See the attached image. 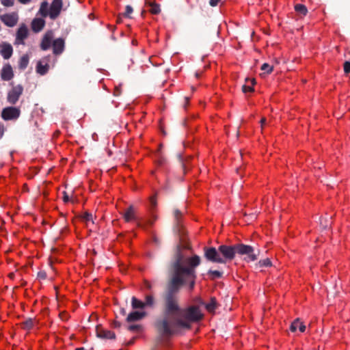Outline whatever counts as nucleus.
Segmentation results:
<instances>
[{
    "mask_svg": "<svg viewBox=\"0 0 350 350\" xmlns=\"http://www.w3.org/2000/svg\"><path fill=\"white\" fill-rule=\"evenodd\" d=\"M147 288H148L149 289L151 288V285L150 284H147Z\"/></svg>",
    "mask_w": 350,
    "mask_h": 350,
    "instance_id": "3c124183",
    "label": "nucleus"
},
{
    "mask_svg": "<svg viewBox=\"0 0 350 350\" xmlns=\"http://www.w3.org/2000/svg\"><path fill=\"white\" fill-rule=\"evenodd\" d=\"M82 219L85 221H91L92 220V215L91 213H85L83 216H82Z\"/></svg>",
    "mask_w": 350,
    "mask_h": 350,
    "instance_id": "4c0bfd02",
    "label": "nucleus"
},
{
    "mask_svg": "<svg viewBox=\"0 0 350 350\" xmlns=\"http://www.w3.org/2000/svg\"><path fill=\"white\" fill-rule=\"evenodd\" d=\"M208 274L210 275L211 280H215L222 277L223 273L219 271L209 270Z\"/></svg>",
    "mask_w": 350,
    "mask_h": 350,
    "instance_id": "2f4dec72",
    "label": "nucleus"
},
{
    "mask_svg": "<svg viewBox=\"0 0 350 350\" xmlns=\"http://www.w3.org/2000/svg\"><path fill=\"white\" fill-rule=\"evenodd\" d=\"M200 304L204 306L207 311L209 312H213L218 307L216 298L214 297L211 298L209 303L205 304L202 301H200Z\"/></svg>",
    "mask_w": 350,
    "mask_h": 350,
    "instance_id": "6ab92c4d",
    "label": "nucleus"
},
{
    "mask_svg": "<svg viewBox=\"0 0 350 350\" xmlns=\"http://www.w3.org/2000/svg\"><path fill=\"white\" fill-rule=\"evenodd\" d=\"M153 350H159L157 348L154 349Z\"/></svg>",
    "mask_w": 350,
    "mask_h": 350,
    "instance_id": "864d4df0",
    "label": "nucleus"
},
{
    "mask_svg": "<svg viewBox=\"0 0 350 350\" xmlns=\"http://www.w3.org/2000/svg\"><path fill=\"white\" fill-rule=\"evenodd\" d=\"M165 301L161 300L163 316L158 317L154 325L158 333L157 342L161 344L168 340L176 332L178 328L189 329L191 323L200 321L204 314L197 306H191L182 309L178 299V308L171 309Z\"/></svg>",
    "mask_w": 350,
    "mask_h": 350,
    "instance_id": "f03ea898",
    "label": "nucleus"
},
{
    "mask_svg": "<svg viewBox=\"0 0 350 350\" xmlns=\"http://www.w3.org/2000/svg\"><path fill=\"white\" fill-rule=\"evenodd\" d=\"M23 87L22 85L18 84L12 87V88L8 93V102L12 105H15L19 100L21 96L23 94Z\"/></svg>",
    "mask_w": 350,
    "mask_h": 350,
    "instance_id": "39448f33",
    "label": "nucleus"
},
{
    "mask_svg": "<svg viewBox=\"0 0 350 350\" xmlns=\"http://www.w3.org/2000/svg\"><path fill=\"white\" fill-rule=\"evenodd\" d=\"M174 231L175 233L178 234L182 239V237H183V235L185 234L183 226L181 224L183 213L178 209H175L174 211Z\"/></svg>",
    "mask_w": 350,
    "mask_h": 350,
    "instance_id": "423d86ee",
    "label": "nucleus"
},
{
    "mask_svg": "<svg viewBox=\"0 0 350 350\" xmlns=\"http://www.w3.org/2000/svg\"><path fill=\"white\" fill-rule=\"evenodd\" d=\"M204 250V257L207 259V260L212 262L225 263V260L221 256L219 249L216 250V248L213 247H205Z\"/></svg>",
    "mask_w": 350,
    "mask_h": 350,
    "instance_id": "20e7f679",
    "label": "nucleus"
},
{
    "mask_svg": "<svg viewBox=\"0 0 350 350\" xmlns=\"http://www.w3.org/2000/svg\"><path fill=\"white\" fill-rule=\"evenodd\" d=\"M121 326V323L118 321H114L113 322V327L116 328H118Z\"/></svg>",
    "mask_w": 350,
    "mask_h": 350,
    "instance_id": "37998d69",
    "label": "nucleus"
},
{
    "mask_svg": "<svg viewBox=\"0 0 350 350\" xmlns=\"http://www.w3.org/2000/svg\"><path fill=\"white\" fill-rule=\"evenodd\" d=\"M38 12L42 17L49 16V4L46 1L41 3Z\"/></svg>",
    "mask_w": 350,
    "mask_h": 350,
    "instance_id": "393cba45",
    "label": "nucleus"
},
{
    "mask_svg": "<svg viewBox=\"0 0 350 350\" xmlns=\"http://www.w3.org/2000/svg\"><path fill=\"white\" fill-rule=\"evenodd\" d=\"M272 265L271 260L269 258H265L260 260L258 263L255 265L256 269L261 268L263 267H271Z\"/></svg>",
    "mask_w": 350,
    "mask_h": 350,
    "instance_id": "c756f323",
    "label": "nucleus"
},
{
    "mask_svg": "<svg viewBox=\"0 0 350 350\" xmlns=\"http://www.w3.org/2000/svg\"><path fill=\"white\" fill-rule=\"evenodd\" d=\"M260 124L261 126H262L265 123H266V118H262L261 120H260Z\"/></svg>",
    "mask_w": 350,
    "mask_h": 350,
    "instance_id": "c03bdc74",
    "label": "nucleus"
},
{
    "mask_svg": "<svg viewBox=\"0 0 350 350\" xmlns=\"http://www.w3.org/2000/svg\"><path fill=\"white\" fill-rule=\"evenodd\" d=\"M1 77L3 81H10L14 77L13 70L10 64H6L3 66Z\"/></svg>",
    "mask_w": 350,
    "mask_h": 350,
    "instance_id": "ddd939ff",
    "label": "nucleus"
},
{
    "mask_svg": "<svg viewBox=\"0 0 350 350\" xmlns=\"http://www.w3.org/2000/svg\"><path fill=\"white\" fill-rule=\"evenodd\" d=\"M133 12V8L128 5L126 6V10L124 14V16L126 17H130V14Z\"/></svg>",
    "mask_w": 350,
    "mask_h": 350,
    "instance_id": "c9c22d12",
    "label": "nucleus"
},
{
    "mask_svg": "<svg viewBox=\"0 0 350 350\" xmlns=\"http://www.w3.org/2000/svg\"><path fill=\"white\" fill-rule=\"evenodd\" d=\"M219 252L221 256L225 260H232L236 254L243 256L245 255V260L247 261H255L258 259L260 254V250L254 248L250 245L239 243L232 245H221L219 246Z\"/></svg>",
    "mask_w": 350,
    "mask_h": 350,
    "instance_id": "7ed1b4c3",
    "label": "nucleus"
},
{
    "mask_svg": "<svg viewBox=\"0 0 350 350\" xmlns=\"http://www.w3.org/2000/svg\"><path fill=\"white\" fill-rule=\"evenodd\" d=\"M131 306L133 309L145 308L144 301L137 299L135 297L131 298Z\"/></svg>",
    "mask_w": 350,
    "mask_h": 350,
    "instance_id": "bb28decb",
    "label": "nucleus"
},
{
    "mask_svg": "<svg viewBox=\"0 0 350 350\" xmlns=\"http://www.w3.org/2000/svg\"><path fill=\"white\" fill-rule=\"evenodd\" d=\"M29 64V57L27 55H23L18 62V68L21 70H25Z\"/></svg>",
    "mask_w": 350,
    "mask_h": 350,
    "instance_id": "cd10ccee",
    "label": "nucleus"
},
{
    "mask_svg": "<svg viewBox=\"0 0 350 350\" xmlns=\"http://www.w3.org/2000/svg\"><path fill=\"white\" fill-rule=\"evenodd\" d=\"M295 10L301 16H306L308 13L307 8L303 4H296Z\"/></svg>",
    "mask_w": 350,
    "mask_h": 350,
    "instance_id": "c85d7f7f",
    "label": "nucleus"
},
{
    "mask_svg": "<svg viewBox=\"0 0 350 350\" xmlns=\"http://www.w3.org/2000/svg\"><path fill=\"white\" fill-rule=\"evenodd\" d=\"M297 329H299L301 332H304L306 330V325L300 321L299 319H296L293 322H292L290 326V329L293 332H295Z\"/></svg>",
    "mask_w": 350,
    "mask_h": 350,
    "instance_id": "a211bd4d",
    "label": "nucleus"
},
{
    "mask_svg": "<svg viewBox=\"0 0 350 350\" xmlns=\"http://www.w3.org/2000/svg\"><path fill=\"white\" fill-rule=\"evenodd\" d=\"M19 2L23 4H26L30 1V0H18Z\"/></svg>",
    "mask_w": 350,
    "mask_h": 350,
    "instance_id": "49530a36",
    "label": "nucleus"
},
{
    "mask_svg": "<svg viewBox=\"0 0 350 350\" xmlns=\"http://www.w3.org/2000/svg\"><path fill=\"white\" fill-rule=\"evenodd\" d=\"M0 53L5 59H10L13 53V48L12 45L6 42L3 43L1 45Z\"/></svg>",
    "mask_w": 350,
    "mask_h": 350,
    "instance_id": "2eb2a0df",
    "label": "nucleus"
},
{
    "mask_svg": "<svg viewBox=\"0 0 350 350\" xmlns=\"http://www.w3.org/2000/svg\"><path fill=\"white\" fill-rule=\"evenodd\" d=\"M21 327L24 329H30L33 326V319L29 318L21 323Z\"/></svg>",
    "mask_w": 350,
    "mask_h": 350,
    "instance_id": "7c9ffc66",
    "label": "nucleus"
},
{
    "mask_svg": "<svg viewBox=\"0 0 350 350\" xmlns=\"http://www.w3.org/2000/svg\"><path fill=\"white\" fill-rule=\"evenodd\" d=\"M114 94H115V96H118L120 94V92H118V89L116 90Z\"/></svg>",
    "mask_w": 350,
    "mask_h": 350,
    "instance_id": "09e8293b",
    "label": "nucleus"
},
{
    "mask_svg": "<svg viewBox=\"0 0 350 350\" xmlns=\"http://www.w3.org/2000/svg\"><path fill=\"white\" fill-rule=\"evenodd\" d=\"M146 4L150 6V12L152 14H158L161 12L160 6L155 1H150L148 0L146 1Z\"/></svg>",
    "mask_w": 350,
    "mask_h": 350,
    "instance_id": "5701e85b",
    "label": "nucleus"
},
{
    "mask_svg": "<svg viewBox=\"0 0 350 350\" xmlns=\"http://www.w3.org/2000/svg\"><path fill=\"white\" fill-rule=\"evenodd\" d=\"M144 304L145 308H154L156 306L155 297L151 294L146 295Z\"/></svg>",
    "mask_w": 350,
    "mask_h": 350,
    "instance_id": "aec40b11",
    "label": "nucleus"
},
{
    "mask_svg": "<svg viewBox=\"0 0 350 350\" xmlns=\"http://www.w3.org/2000/svg\"><path fill=\"white\" fill-rule=\"evenodd\" d=\"M127 329L131 332H139L142 331V327L140 325H131L128 326Z\"/></svg>",
    "mask_w": 350,
    "mask_h": 350,
    "instance_id": "72a5a7b5",
    "label": "nucleus"
},
{
    "mask_svg": "<svg viewBox=\"0 0 350 350\" xmlns=\"http://www.w3.org/2000/svg\"><path fill=\"white\" fill-rule=\"evenodd\" d=\"M122 216L126 222L136 221L137 219L135 208L133 205H130L122 213Z\"/></svg>",
    "mask_w": 350,
    "mask_h": 350,
    "instance_id": "f8f14e48",
    "label": "nucleus"
},
{
    "mask_svg": "<svg viewBox=\"0 0 350 350\" xmlns=\"http://www.w3.org/2000/svg\"><path fill=\"white\" fill-rule=\"evenodd\" d=\"M75 350H85L83 347L77 348Z\"/></svg>",
    "mask_w": 350,
    "mask_h": 350,
    "instance_id": "8fccbe9b",
    "label": "nucleus"
},
{
    "mask_svg": "<svg viewBox=\"0 0 350 350\" xmlns=\"http://www.w3.org/2000/svg\"><path fill=\"white\" fill-rule=\"evenodd\" d=\"M150 204L152 208H154L157 206V198L156 195L150 197Z\"/></svg>",
    "mask_w": 350,
    "mask_h": 350,
    "instance_id": "58836bf2",
    "label": "nucleus"
},
{
    "mask_svg": "<svg viewBox=\"0 0 350 350\" xmlns=\"http://www.w3.org/2000/svg\"><path fill=\"white\" fill-rule=\"evenodd\" d=\"M96 336L98 338L103 339H114L116 334L110 330L104 329L100 325H97L96 327Z\"/></svg>",
    "mask_w": 350,
    "mask_h": 350,
    "instance_id": "9b49d317",
    "label": "nucleus"
},
{
    "mask_svg": "<svg viewBox=\"0 0 350 350\" xmlns=\"http://www.w3.org/2000/svg\"><path fill=\"white\" fill-rule=\"evenodd\" d=\"M273 67L272 66L269 65V64H267V63L263 64L261 66V70L262 71H264V72L262 74V75H265V74L271 73V72L273 71Z\"/></svg>",
    "mask_w": 350,
    "mask_h": 350,
    "instance_id": "473e14b6",
    "label": "nucleus"
},
{
    "mask_svg": "<svg viewBox=\"0 0 350 350\" xmlns=\"http://www.w3.org/2000/svg\"><path fill=\"white\" fill-rule=\"evenodd\" d=\"M120 313H121L122 314H123V315H125V314H126V310H125V309H124V308H122V309L120 310Z\"/></svg>",
    "mask_w": 350,
    "mask_h": 350,
    "instance_id": "de8ad7c7",
    "label": "nucleus"
},
{
    "mask_svg": "<svg viewBox=\"0 0 350 350\" xmlns=\"http://www.w3.org/2000/svg\"><path fill=\"white\" fill-rule=\"evenodd\" d=\"M196 77H199V75L198 73H196Z\"/></svg>",
    "mask_w": 350,
    "mask_h": 350,
    "instance_id": "603ef678",
    "label": "nucleus"
},
{
    "mask_svg": "<svg viewBox=\"0 0 350 350\" xmlns=\"http://www.w3.org/2000/svg\"><path fill=\"white\" fill-rule=\"evenodd\" d=\"M45 25V21L40 18H34L31 22V28L34 32L40 31Z\"/></svg>",
    "mask_w": 350,
    "mask_h": 350,
    "instance_id": "f3484780",
    "label": "nucleus"
},
{
    "mask_svg": "<svg viewBox=\"0 0 350 350\" xmlns=\"http://www.w3.org/2000/svg\"><path fill=\"white\" fill-rule=\"evenodd\" d=\"M27 28L25 25L21 26L16 32V40L23 42L27 37Z\"/></svg>",
    "mask_w": 350,
    "mask_h": 350,
    "instance_id": "412c9836",
    "label": "nucleus"
},
{
    "mask_svg": "<svg viewBox=\"0 0 350 350\" xmlns=\"http://www.w3.org/2000/svg\"><path fill=\"white\" fill-rule=\"evenodd\" d=\"M246 84L242 86V90L244 93H247L248 92L254 91V85L256 83L255 79H249L247 78L245 79Z\"/></svg>",
    "mask_w": 350,
    "mask_h": 350,
    "instance_id": "4be33fe9",
    "label": "nucleus"
},
{
    "mask_svg": "<svg viewBox=\"0 0 350 350\" xmlns=\"http://www.w3.org/2000/svg\"><path fill=\"white\" fill-rule=\"evenodd\" d=\"M49 68V64H46L45 65H43L40 61L38 62L36 66V72L41 75H44L47 73Z\"/></svg>",
    "mask_w": 350,
    "mask_h": 350,
    "instance_id": "a878e982",
    "label": "nucleus"
},
{
    "mask_svg": "<svg viewBox=\"0 0 350 350\" xmlns=\"http://www.w3.org/2000/svg\"><path fill=\"white\" fill-rule=\"evenodd\" d=\"M53 33L52 31H47L42 38L40 48L43 51L48 50L53 44Z\"/></svg>",
    "mask_w": 350,
    "mask_h": 350,
    "instance_id": "9d476101",
    "label": "nucleus"
},
{
    "mask_svg": "<svg viewBox=\"0 0 350 350\" xmlns=\"http://www.w3.org/2000/svg\"><path fill=\"white\" fill-rule=\"evenodd\" d=\"M62 5V0H53L49 7V17L51 19L55 20L59 16Z\"/></svg>",
    "mask_w": 350,
    "mask_h": 350,
    "instance_id": "6e6552de",
    "label": "nucleus"
},
{
    "mask_svg": "<svg viewBox=\"0 0 350 350\" xmlns=\"http://www.w3.org/2000/svg\"><path fill=\"white\" fill-rule=\"evenodd\" d=\"M1 21L8 27H12L18 22V14L15 12L5 14L0 16Z\"/></svg>",
    "mask_w": 350,
    "mask_h": 350,
    "instance_id": "1a4fd4ad",
    "label": "nucleus"
},
{
    "mask_svg": "<svg viewBox=\"0 0 350 350\" xmlns=\"http://www.w3.org/2000/svg\"><path fill=\"white\" fill-rule=\"evenodd\" d=\"M186 247L177 245L174 254L167 266V281L164 291L161 295V300L167 302L171 309L178 308L179 293L183 286L188 285L189 291H193L197 278L196 268L201 262L200 257L193 255L186 258L182 250Z\"/></svg>",
    "mask_w": 350,
    "mask_h": 350,
    "instance_id": "f257e3e1",
    "label": "nucleus"
},
{
    "mask_svg": "<svg viewBox=\"0 0 350 350\" xmlns=\"http://www.w3.org/2000/svg\"><path fill=\"white\" fill-rule=\"evenodd\" d=\"M344 72L346 74H349L350 72V62H345L344 63Z\"/></svg>",
    "mask_w": 350,
    "mask_h": 350,
    "instance_id": "ea45409f",
    "label": "nucleus"
},
{
    "mask_svg": "<svg viewBox=\"0 0 350 350\" xmlns=\"http://www.w3.org/2000/svg\"><path fill=\"white\" fill-rule=\"evenodd\" d=\"M146 316L145 312L134 311L131 312L126 317V321L129 323L141 320Z\"/></svg>",
    "mask_w": 350,
    "mask_h": 350,
    "instance_id": "dca6fc26",
    "label": "nucleus"
},
{
    "mask_svg": "<svg viewBox=\"0 0 350 350\" xmlns=\"http://www.w3.org/2000/svg\"><path fill=\"white\" fill-rule=\"evenodd\" d=\"M1 3L5 7H11L14 3V0H0Z\"/></svg>",
    "mask_w": 350,
    "mask_h": 350,
    "instance_id": "f704fd0d",
    "label": "nucleus"
},
{
    "mask_svg": "<svg viewBox=\"0 0 350 350\" xmlns=\"http://www.w3.org/2000/svg\"><path fill=\"white\" fill-rule=\"evenodd\" d=\"M178 161L183 168V172H184V174H185L187 172L188 165H189L190 157H185L181 154H178Z\"/></svg>",
    "mask_w": 350,
    "mask_h": 350,
    "instance_id": "b1692460",
    "label": "nucleus"
},
{
    "mask_svg": "<svg viewBox=\"0 0 350 350\" xmlns=\"http://www.w3.org/2000/svg\"><path fill=\"white\" fill-rule=\"evenodd\" d=\"M20 114L21 111L19 109L13 107H8L3 109L1 118L5 120H16L20 116Z\"/></svg>",
    "mask_w": 350,
    "mask_h": 350,
    "instance_id": "0eeeda50",
    "label": "nucleus"
},
{
    "mask_svg": "<svg viewBox=\"0 0 350 350\" xmlns=\"http://www.w3.org/2000/svg\"><path fill=\"white\" fill-rule=\"evenodd\" d=\"M63 200L64 202H68L69 201V196L66 191L63 192Z\"/></svg>",
    "mask_w": 350,
    "mask_h": 350,
    "instance_id": "79ce46f5",
    "label": "nucleus"
},
{
    "mask_svg": "<svg viewBox=\"0 0 350 350\" xmlns=\"http://www.w3.org/2000/svg\"><path fill=\"white\" fill-rule=\"evenodd\" d=\"M38 278L41 280L46 278V273L44 271H40L38 273Z\"/></svg>",
    "mask_w": 350,
    "mask_h": 350,
    "instance_id": "a19ab883",
    "label": "nucleus"
},
{
    "mask_svg": "<svg viewBox=\"0 0 350 350\" xmlns=\"http://www.w3.org/2000/svg\"><path fill=\"white\" fill-rule=\"evenodd\" d=\"M320 224L324 229H326L330 225V223L325 218L321 219Z\"/></svg>",
    "mask_w": 350,
    "mask_h": 350,
    "instance_id": "e433bc0d",
    "label": "nucleus"
},
{
    "mask_svg": "<svg viewBox=\"0 0 350 350\" xmlns=\"http://www.w3.org/2000/svg\"><path fill=\"white\" fill-rule=\"evenodd\" d=\"M185 104H184V107H186L187 105H188L189 103V98L188 97H185Z\"/></svg>",
    "mask_w": 350,
    "mask_h": 350,
    "instance_id": "a18cd8bd",
    "label": "nucleus"
},
{
    "mask_svg": "<svg viewBox=\"0 0 350 350\" xmlns=\"http://www.w3.org/2000/svg\"><path fill=\"white\" fill-rule=\"evenodd\" d=\"M53 52L55 55H60L64 50L65 42L63 38H57L53 41Z\"/></svg>",
    "mask_w": 350,
    "mask_h": 350,
    "instance_id": "4468645a",
    "label": "nucleus"
}]
</instances>
